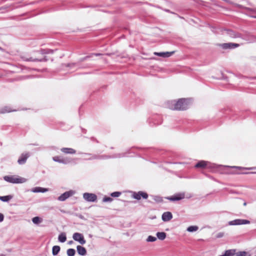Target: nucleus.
I'll list each match as a JSON object with an SVG mask.
<instances>
[{"label": "nucleus", "instance_id": "obj_1", "mask_svg": "<svg viewBox=\"0 0 256 256\" xmlns=\"http://www.w3.org/2000/svg\"><path fill=\"white\" fill-rule=\"evenodd\" d=\"M190 104V101L186 98H180L178 100H170L166 104V107L173 110H186Z\"/></svg>", "mask_w": 256, "mask_h": 256}, {"label": "nucleus", "instance_id": "obj_2", "mask_svg": "<svg viewBox=\"0 0 256 256\" xmlns=\"http://www.w3.org/2000/svg\"><path fill=\"white\" fill-rule=\"evenodd\" d=\"M50 52H52V50H42L39 53L42 56H30L28 54H24L20 56V58L24 61L27 62H41L46 60L44 54Z\"/></svg>", "mask_w": 256, "mask_h": 256}, {"label": "nucleus", "instance_id": "obj_3", "mask_svg": "<svg viewBox=\"0 0 256 256\" xmlns=\"http://www.w3.org/2000/svg\"><path fill=\"white\" fill-rule=\"evenodd\" d=\"M252 168H246L242 166H226L225 174H246V170H252Z\"/></svg>", "mask_w": 256, "mask_h": 256}, {"label": "nucleus", "instance_id": "obj_4", "mask_svg": "<svg viewBox=\"0 0 256 256\" xmlns=\"http://www.w3.org/2000/svg\"><path fill=\"white\" fill-rule=\"evenodd\" d=\"M4 178L6 181L13 184H20L26 182V178L16 176H6Z\"/></svg>", "mask_w": 256, "mask_h": 256}, {"label": "nucleus", "instance_id": "obj_5", "mask_svg": "<svg viewBox=\"0 0 256 256\" xmlns=\"http://www.w3.org/2000/svg\"><path fill=\"white\" fill-rule=\"evenodd\" d=\"M218 46L219 47L222 48L224 50H227V49H234L238 47L240 44H238L236 43H232V42H229V43H223V44H217Z\"/></svg>", "mask_w": 256, "mask_h": 256}, {"label": "nucleus", "instance_id": "obj_6", "mask_svg": "<svg viewBox=\"0 0 256 256\" xmlns=\"http://www.w3.org/2000/svg\"><path fill=\"white\" fill-rule=\"evenodd\" d=\"M250 222L246 220H242V219H236L234 220H232L228 222V224L232 225H241V224H249Z\"/></svg>", "mask_w": 256, "mask_h": 256}, {"label": "nucleus", "instance_id": "obj_7", "mask_svg": "<svg viewBox=\"0 0 256 256\" xmlns=\"http://www.w3.org/2000/svg\"><path fill=\"white\" fill-rule=\"evenodd\" d=\"M132 197L138 200H140L142 198L144 199H146L148 198V194L145 192L140 191L138 192H134Z\"/></svg>", "mask_w": 256, "mask_h": 256}, {"label": "nucleus", "instance_id": "obj_8", "mask_svg": "<svg viewBox=\"0 0 256 256\" xmlns=\"http://www.w3.org/2000/svg\"><path fill=\"white\" fill-rule=\"evenodd\" d=\"M73 238L76 241L78 242L81 244H84L86 242L83 235L80 233H74L73 234Z\"/></svg>", "mask_w": 256, "mask_h": 256}, {"label": "nucleus", "instance_id": "obj_9", "mask_svg": "<svg viewBox=\"0 0 256 256\" xmlns=\"http://www.w3.org/2000/svg\"><path fill=\"white\" fill-rule=\"evenodd\" d=\"M83 197L86 200L91 202H95L97 199V196L95 194L91 193H84Z\"/></svg>", "mask_w": 256, "mask_h": 256}, {"label": "nucleus", "instance_id": "obj_10", "mask_svg": "<svg viewBox=\"0 0 256 256\" xmlns=\"http://www.w3.org/2000/svg\"><path fill=\"white\" fill-rule=\"evenodd\" d=\"M184 197L185 194L184 193H178L169 197L168 199L172 201L180 200L184 198Z\"/></svg>", "mask_w": 256, "mask_h": 256}, {"label": "nucleus", "instance_id": "obj_11", "mask_svg": "<svg viewBox=\"0 0 256 256\" xmlns=\"http://www.w3.org/2000/svg\"><path fill=\"white\" fill-rule=\"evenodd\" d=\"M53 160L56 162H58L59 163H62L64 164H67L70 162V160L69 158H61L60 156H55L52 158Z\"/></svg>", "mask_w": 256, "mask_h": 256}, {"label": "nucleus", "instance_id": "obj_12", "mask_svg": "<svg viewBox=\"0 0 256 256\" xmlns=\"http://www.w3.org/2000/svg\"><path fill=\"white\" fill-rule=\"evenodd\" d=\"M30 154L28 153L22 154L18 159V162L19 164H25Z\"/></svg>", "mask_w": 256, "mask_h": 256}, {"label": "nucleus", "instance_id": "obj_13", "mask_svg": "<svg viewBox=\"0 0 256 256\" xmlns=\"http://www.w3.org/2000/svg\"><path fill=\"white\" fill-rule=\"evenodd\" d=\"M174 53V52H154V54L156 56H162L164 58H168L172 54H173Z\"/></svg>", "mask_w": 256, "mask_h": 256}, {"label": "nucleus", "instance_id": "obj_14", "mask_svg": "<svg viewBox=\"0 0 256 256\" xmlns=\"http://www.w3.org/2000/svg\"><path fill=\"white\" fill-rule=\"evenodd\" d=\"M209 162L204 160H200L198 162L196 165L195 168H207Z\"/></svg>", "mask_w": 256, "mask_h": 256}, {"label": "nucleus", "instance_id": "obj_15", "mask_svg": "<svg viewBox=\"0 0 256 256\" xmlns=\"http://www.w3.org/2000/svg\"><path fill=\"white\" fill-rule=\"evenodd\" d=\"M172 218V215L170 212H165L162 215V219L164 222L170 220Z\"/></svg>", "mask_w": 256, "mask_h": 256}, {"label": "nucleus", "instance_id": "obj_16", "mask_svg": "<svg viewBox=\"0 0 256 256\" xmlns=\"http://www.w3.org/2000/svg\"><path fill=\"white\" fill-rule=\"evenodd\" d=\"M72 195V192H66L58 197V200L60 201H64L66 198H69Z\"/></svg>", "mask_w": 256, "mask_h": 256}, {"label": "nucleus", "instance_id": "obj_17", "mask_svg": "<svg viewBox=\"0 0 256 256\" xmlns=\"http://www.w3.org/2000/svg\"><path fill=\"white\" fill-rule=\"evenodd\" d=\"M60 150L66 154H74L76 152V150L72 148H61Z\"/></svg>", "mask_w": 256, "mask_h": 256}, {"label": "nucleus", "instance_id": "obj_18", "mask_svg": "<svg viewBox=\"0 0 256 256\" xmlns=\"http://www.w3.org/2000/svg\"><path fill=\"white\" fill-rule=\"evenodd\" d=\"M77 251L82 256L85 255L86 253V248L80 246H77Z\"/></svg>", "mask_w": 256, "mask_h": 256}, {"label": "nucleus", "instance_id": "obj_19", "mask_svg": "<svg viewBox=\"0 0 256 256\" xmlns=\"http://www.w3.org/2000/svg\"><path fill=\"white\" fill-rule=\"evenodd\" d=\"M58 240L61 242H64L66 240V234L65 233L62 232L61 233L59 236L58 238Z\"/></svg>", "mask_w": 256, "mask_h": 256}, {"label": "nucleus", "instance_id": "obj_20", "mask_svg": "<svg viewBox=\"0 0 256 256\" xmlns=\"http://www.w3.org/2000/svg\"><path fill=\"white\" fill-rule=\"evenodd\" d=\"M48 191V190L44 188L40 187H36L32 190V192H44Z\"/></svg>", "mask_w": 256, "mask_h": 256}, {"label": "nucleus", "instance_id": "obj_21", "mask_svg": "<svg viewBox=\"0 0 256 256\" xmlns=\"http://www.w3.org/2000/svg\"><path fill=\"white\" fill-rule=\"evenodd\" d=\"M156 236L158 239L164 240L166 238V234L164 232H158L156 233Z\"/></svg>", "mask_w": 256, "mask_h": 256}, {"label": "nucleus", "instance_id": "obj_22", "mask_svg": "<svg viewBox=\"0 0 256 256\" xmlns=\"http://www.w3.org/2000/svg\"><path fill=\"white\" fill-rule=\"evenodd\" d=\"M60 249V247L58 246H54L52 249V252L53 255H56L59 252Z\"/></svg>", "mask_w": 256, "mask_h": 256}, {"label": "nucleus", "instance_id": "obj_23", "mask_svg": "<svg viewBox=\"0 0 256 256\" xmlns=\"http://www.w3.org/2000/svg\"><path fill=\"white\" fill-rule=\"evenodd\" d=\"M198 227L196 226H192L188 228L187 230L189 232H194L198 230Z\"/></svg>", "mask_w": 256, "mask_h": 256}, {"label": "nucleus", "instance_id": "obj_24", "mask_svg": "<svg viewBox=\"0 0 256 256\" xmlns=\"http://www.w3.org/2000/svg\"><path fill=\"white\" fill-rule=\"evenodd\" d=\"M16 111L15 110H12L10 107L6 106L1 110V113L10 112H12Z\"/></svg>", "mask_w": 256, "mask_h": 256}, {"label": "nucleus", "instance_id": "obj_25", "mask_svg": "<svg viewBox=\"0 0 256 256\" xmlns=\"http://www.w3.org/2000/svg\"><path fill=\"white\" fill-rule=\"evenodd\" d=\"M32 221L35 224H39L42 222V219L38 216H36L32 218Z\"/></svg>", "mask_w": 256, "mask_h": 256}, {"label": "nucleus", "instance_id": "obj_26", "mask_svg": "<svg viewBox=\"0 0 256 256\" xmlns=\"http://www.w3.org/2000/svg\"><path fill=\"white\" fill-rule=\"evenodd\" d=\"M229 34L232 38H238L240 37V34L234 32H230Z\"/></svg>", "mask_w": 256, "mask_h": 256}, {"label": "nucleus", "instance_id": "obj_27", "mask_svg": "<svg viewBox=\"0 0 256 256\" xmlns=\"http://www.w3.org/2000/svg\"><path fill=\"white\" fill-rule=\"evenodd\" d=\"M76 251L73 248H69L67 250V254L68 256H74L75 254Z\"/></svg>", "mask_w": 256, "mask_h": 256}, {"label": "nucleus", "instance_id": "obj_28", "mask_svg": "<svg viewBox=\"0 0 256 256\" xmlns=\"http://www.w3.org/2000/svg\"><path fill=\"white\" fill-rule=\"evenodd\" d=\"M11 198L10 196H0V200L3 202H8Z\"/></svg>", "mask_w": 256, "mask_h": 256}, {"label": "nucleus", "instance_id": "obj_29", "mask_svg": "<svg viewBox=\"0 0 256 256\" xmlns=\"http://www.w3.org/2000/svg\"><path fill=\"white\" fill-rule=\"evenodd\" d=\"M120 194H121L120 192H112L110 194V196L112 197H118L120 196Z\"/></svg>", "mask_w": 256, "mask_h": 256}, {"label": "nucleus", "instance_id": "obj_30", "mask_svg": "<svg viewBox=\"0 0 256 256\" xmlns=\"http://www.w3.org/2000/svg\"><path fill=\"white\" fill-rule=\"evenodd\" d=\"M156 240V238L154 236H148L147 238L148 242H154Z\"/></svg>", "mask_w": 256, "mask_h": 256}, {"label": "nucleus", "instance_id": "obj_31", "mask_svg": "<svg viewBox=\"0 0 256 256\" xmlns=\"http://www.w3.org/2000/svg\"><path fill=\"white\" fill-rule=\"evenodd\" d=\"M102 200L104 202H111L112 200V198L110 197L105 196Z\"/></svg>", "mask_w": 256, "mask_h": 256}, {"label": "nucleus", "instance_id": "obj_32", "mask_svg": "<svg viewBox=\"0 0 256 256\" xmlns=\"http://www.w3.org/2000/svg\"><path fill=\"white\" fill-rule=\"evenodd\" d=\"M224 236V232H218V233L216 235V237L217 238H222Z\"/></svg>", "mask_w": 256, "mask_h": 256}, {"label": "nucleus", "instance_id": "obj_33", "mask_svg": "<svg viewBox=\"0 0 256 256\" xmlns=\"http://www.w3.org/2000/svg\"><path fill=\"white\" fill-rule=\"evenodd\" d=\"M4 220V215L0 213V222H2Z\"/></svg>", "mask_w": 256, "mask_h": 256}, {"label": "nucleus", "instance_id": "obj_34", "mask_svg": "<svg viewBox=\"0 0 256 256\" xmlns=\"http://www.w3.org/2000/svg\"><path fill=\"white\" fill-rule=\"evenodd\" d=\"M243 204H244V206H246V202H244Z\"/></svg>", "mask_w": 256, "mask_h": 256}]
</instances>
